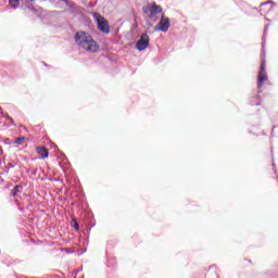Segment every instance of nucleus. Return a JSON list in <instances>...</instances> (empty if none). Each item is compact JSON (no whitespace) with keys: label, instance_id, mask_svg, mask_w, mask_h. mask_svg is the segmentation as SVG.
I'll use <instances>...</instances> for the list:
<instances>
[{"label":"nucleus","instance_id":"obj_1","mask_svg":"<svg viewBox=\"0 0 278 278\" xmlns=\"http://www.w3.org/2000/svg\"><path fill=\"white\" fill-rule=\"evenodd\" d=\"M75 41L76 45L81 49H85V51H89L90 53H97V51H99V43H97L92 36L86 31L76 33Z\"/></svg>","mask_w":278,"mask_h":278},{"label":"nucleus","instance_id":"obj_2","mask_svg":"<svg viewBox=\"0 0 278 278\" xmlns=\"http://www.w3.org/2000/svg\"><path fill=\"white\" fill-rule=\"evenodd\" d=\"M75 41L76 45L81 49H85V51H89L90 53H97V51H99V43H97L92 36L86 31L76 33Z\"/></svg>","mask_w":278,"mask_h":278},{"label":"nucleus","instance_id":"obj_3","mask_svg":"<svg viewBox=\"0 0 278 278\" xmlns=\"http://www.w3.org/2000/svg\"><path fill=\"white\" fill-rule=\"evenodd\" d=\"M93 18L98 25V29L102 31V34H110V22L105 20L100 13L94 12Z\"/></svg>","mask_w":278,"mask_h":278},{"label":"nucleus","instance_id":"obj_4","mask_svg":"<svg viewBox=\"0 0 278 278\" xmlns=\"http://www.w3.org/2000/svg\"><path fill=\"white\" fill-rule=\"evenodd\" d=\"M142 12L148 18H153L156 14H162V7L156 3L147 4L142 8Z\"/></svg>","mask_w":278,"mask_h":278},{"label":"nucleus","instance_id":"obj_5","mask_svg":"<svg viewBox=\"0 0 278 278\" xmlns=\"http://www.w3.org/2000/svg\"><path fill=\"white\" fill-rule=\"evenodd\" d=\"M268 79V76L266 75V58L263 56L261 60V70L258 73V81H257V87L262 88L264 86V81Z\"/></svg>","mask_w":278,"mask_h":278},{"label":"nucleus","instance_id":"obj_6","mask_svg":"<svg viewBox=\"0 0 278 278\" xmlns=\"http://www.w3.org/2000/svg\"><path fill=\"white\" fill-rule=\"evenodd\" d=\"M151 42V38H149L148 34H142L140 39L137 41L136 47L138 51H144V49L149 48V43Z\"/></svg>","mask_w":278,"mask_h":278},{"label":"nucleus","instance_id":"obj_7","mask_svg":"<svg viewBox=\"0 0 278 278\" xmlns=\"http://www.w3.org/2000/svg\"><path fill=\"white\" fill-rule=\"evenodd\" d=\"M169 28H170V20L163 15L161 17V21L159 22L156 29H159V31L166 33L168 31Z\"/></svg>","mask_w":278,"mask_h":278},{"label":"nucleus","instance_id":"obj_8","mask_svg":"<svg viewBox=\"0 0 278 278\" xmlns=\"http://www.w3.org/2000/svg\"><path fill=\"white\" fill-rule=\"evenodd\" d=\"M260 12L264 16H266V14H269V12H273V2L271 1H267V2L262 3L260 5Z\"/></svg>","mask_w":278,"mask_h":278},{"label":"nucleus","instance_id":"obj_9","mask_svg":"<svg viewBox=\"0 0 278 278\" xmlns=\"http://www.w3.org/2000/svg\"><path fill=\"white\" fill-rule=\"evenodd\" d=\"M36 153L40 155V160H47V157H49V149H47L46 147H37Z\"/></svg>","mask_w":278,"mask_h":278},{"label":"nucleus","instance_id":"obj_10","mask_svg":"<svg viewBox=\"0 0 278 278\" xmlns=\"http://www.w3.org/2000/svg\"><path fill=\"white\" fill-rule=\"evenodd\" d=\"M18 190H21V185H16L11 191L12 197H16L18 194Z\"/></svg>","mask_w":278,"mask_h":278},{"label":"nucleus","instance_id":"obj_11","mask_svg":"<svg viewBox=\"0 0 278 278\" xmlns=\"http://www.w3.org/2000/svg\"><path fill=\"white\" fill-rule=\"evenodd\" d=\"M25 137H18L14 140L13 144H23Z\"/></svg>","mask_w":278,"mask_h":278},{"label":"nucleus","instance_id":"obj_12","mask_svg":"<svg viewBox=\"0 0 278 278\" xmlns=\"http://www.w3.org/2000/svg\"><path fill=\"white\" fill-rule=\"evenodd\" d=\"M9 3L12 8H18V0H9Z\"/></svg>","mask_w":278,"mask_h":278},{"label":"nucleus","instance_id":"obj_13","mask_svg":"<svg viewBox=\"0 0 278 278\" xmlns=\"http://www.w3.org/2000/svg\"><path fill=\"white\" fill-rule=\"evenodd\" d=\"M74 228L76 229V231H79V224H77V222H74Z\"/></svg>","mask_w":278,"mask_h":278},{"label":"nucleus","instance_id":"obj_14","mask_svg":"<svg viewBox=\"0 0 278 278\" xmlns=\"http://www.w3.org/2000/svg\"><path fill=\"white\" fill-rule=\"evenodd\" d=\"M28 1H36V0H28Z\"/></svg>","mask_w":278,"mask_h":278}]
</instances>
